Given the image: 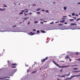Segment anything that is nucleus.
Wrapping results in <instances>:
<instances>
[{"instance_id": "obj_5", "label": "nucleus", "mask_w": 80, "mask_h": 80, "mask_svg": "<svg viewBox=\"0 0 80 80\" xmlns=\"http://www.w3.org/2000/svg\"><path fill=\"white\" fill-rule=\"evenodd\" d=\"M77 24H75V23H71L70 25L72 26V25H75L77 26Z\"/></svg>"}, {"instance_id": "obj_8", "label": "nucleus", "mask_w": 80, "mask_h": 80, "mask_svg": "<svg viewBox=\"0 0 80 80\" xmlns=\"http://www.w3.org/2000/svg\"><path fill=\"white\" fill-rule=\"evenodd\" d=\"M58 76L59 77H62V78H63V77H65V76H66V75H63L62 76Z\"/></svg>"}, {"instance_id": "obj_39", "label": "nucleus", "mask_w": 80, "mask_h": 80, "mask_svg": "<svg viewBox=\"0 0 80 80\" xmlns=\"http://www.w3.org/2000/svg\"><path fill=\"white\" fill-rule=\"evenodd\" d=\"M73 69V70H78V68H74Z\"/></svg>"}, {"instance_id": "obj_16", "label": "nucleus", "mask_w": 80, "mask_h": 80, "mask_svg": "<svg viewBox=\"0 0 80 80\" xmlns=\"http://www.w3.org/2000/svg\"><path fill=\"white\" fill-rule=\"evenodd\" d=\"M75 29H79V30H80V28H74V29H73V28H72V30H75Z\"/></svg>"}, {"instance_id": "obj_26", "label": "nucleus", "mask_w": 80, "mask_h": 80, "mask_svg": "<svg viewBox=\"0 0 80 80\" xmlns=\"http://www.w3.org/2000/svg\"><path fill=\"white\" fill-rule=\"evenodd\" d=\"M63 56V55H61L60 57V58H62V57Z\"/></svg>"}, {"instance_id": "obj_3", "label": "nucleus", "mask_w": 80, "mask_h": 80, "mask_svg": "<svg viewBox=\"0 0 80 80\" xmlns=\"http://www.w3.org/2000/svg\"><path fill=\"white\" fill-rule=\"evenodd\" d=\"M77 75H74V76H72L70 78H69V79L70 80H72V79L73 78H74V77H77Z\"/></svg>"}, {"instance_id": "obj_22", "label": "nucleus", "mask_w": 80, "mask_h": 80, "mask_svg": "<svg viewBox=\"0 0 80 80\" xmlns=\"http://www.w3.org/2000/svg\"><path fill=\"white\" fill-rule=\"evenodd\" d=\"M36 72H37V71H34L33 72H32L31 73L32 74V73H36Z\"/></svg>"}, {"instance_id": "obj_52", "label": "nucleus", "mask_w": 80, "mask_h": 80, "mask_svg": "<svg viewBox=\"0 0 80 80\" xmlns=\"http://www.w3.org/2000/svg\"><path fill=\"white\" fill-rule=\"evenodd\" d=\"M25 66L26 67H28V66H29V65L25 64Z\"/></svg>"}, {"instance_id": "obj_21", "label": "nucleus", "mask_w": 80, "mask_h": 80, "mask_svg": "<svg viewBox=\"0 0 80 80\" xmlns=\"http://www.w3.org/2000/svg\"><path fill=\"white\" fill-rule=\"evenodd\" d=\"M67 8V7H64V10H66Z\"/></svg>"}, {"instance_id": "obj_47", "label": "nucleus", "mask_w": 80, "mask_h": 80, "mask_svg": "<svg viewBox=\"0 0 80 80\" xmlns=\"http://www.w3.org/2000/svg\"><path fill=\"white\" fill-rule=\"evenodd\" d=\"M16 65V64H12V66H14V65Z\"/></svg>"}, {"instance_id": "obj_2", "label": "nucleus", "mask_w": 80, "mask_h": 80, "mask_svg": "<svg viewBox=\"0 0 80 80\" xmlns=\"http://www.w3.org/2000/svg\"><path fill=\"white\" fill-rule=\"evenodd\" d=\"M58 68H64L65 67H69V66H60L58 64Z\"/></svg>"}, {"instance_id": "obj_55", "label": "nucleus", "mask_w": 80, "mask_h": 80, "mask_svg": "<svg viewBox=\"0 0 80 80\" xmlns=\"http://www.w3.org/2000/svg\"><path fill=\"white\" fill-rule=\"evenodd\" d=\"M33 6H36V5H35V4H34L33 5H32Z\"/></svg>"}, {"instance_id": "obj_60", "label": "nucleus", "mask_w": 80, "mask_h": 80, "mask_svg": "<svg viewBox=\"0 0 80 80\" xmlns=\"http://www.w3.org/2000/svg\"><path fill=\"white\" fill-rule=\"evenodd\" d=\"M30 24V22H28V25H29Z\"/></svg>"}, {"instance_id": "obj_24", "label": "nucleus", "mask_w": 80, "mask_h": 80, "mask_svg": "<svg viewBox=\"0 0 80 80\" xmlns=\"http://www.w3.org/2000/svg\"><path fill=\"white\" fill-rule=\"evenodd\" d=\"M72 16H75V13H72Z\"/></svg>"}, {"instance_id": "obj_38", "label": "nucleus", "mask_w": 80, "mask_h": 80, "mask_svg": "<svg viewBox=\"0 0 80 80\" xmlns=\"http://www.w3.org/2000/svg\"><path fill=\"white\" fill-rule=\"evenodd\" d=\"M58 25L60 26H62V25H63V24H58Z\"/></svg>"}, {"instance_id": "obj_20", "label": "nucleus", "mask_w": 80, "mask_h": 80, "mask_svg": "<svg viewBox=\"0 0 80 80\" xmlns=\"http://www.w3.org/2000/svg\"><path fill=\"white\" fill-rule=\"evenodd\" d=\"M4 5L3 6V7H7V5L6 4H4Z\"/></svg>"}, {"instance_id": "obj_59", "label": "nucleus", "mask_w": 80, "mask_h": 80, "mask_svg": "<svg viewBox=\"0 0 80 80\" xmlns=\"http://www.w3.org/2000/svg\"><path fill=\"white\" fill-rule=\"evenodd\" d=\"M26 13H28V11H26Z\"/></svg>"}, {"instance_id": "obj_63", "label": "nucleus", "mask_w": 80, "mask_h": 80, "mask_svg": "<svg viewBox=\"0 0 80 80\" xmlns=\"http://www.w3.org/2000/svg\"><path fill=\"white\" fill-rule=\"evenodd\" d=\"M68 16H69V17H72V16L70 15H69Z\"/></svg>"}, {"instance_id": "obj_40", "label": "nucleus", "mask_w": 80, "mask_h": 80, "mask_svg": "<svg viewBox=\"0 0 80 80\" xmlns=\"http://www.w3.org/2000/svg\"><path fill=\"white\" fill-rule=\"evenodd\" d=\"M78 53H79L78 52H77L76 53V55H78Z\"/></svg>"}, {"instance_id": "obj_45", "label": "nucleus", "mask_w": 80, "mask_h": 80, "mask_svg": "<svg viewBox=\"0 0 80 80\" xmlns=\"http://www.w3.org/2000/svg\"><path fill=\"white\" fill-rule=\"evenodd\" d=\"M59 21H58V22H55V23H59Z\"/></svg>"}, {"instance_id": "obj_6", "label": "nucleus", "mask_w": 80, "mask_h": 80, "mask_svg": "<svg viewBox=\"0 0 80 80\" xmlns=\"http://www.w3.org/2000/svg\"><path fill=\"white\" fill-rule=\"evenodd\" d=\"M17 71V69H15L13 70V72H14V73H15V72H16Z\"/></svg>"}, {"instance_id": "obj_46", "label": "nucleus", "mask_w": 80, "mask_h": 80, "mask_svg": "<svg viewBox=\"0 0 80 80\" xmlns=\"http://www.w3.org/2000/svg\"><path fill=\"white\" fill-rule=\"evenodd\" d=\"M77 60H78V61L79 62H80V58L78 59Z\"/></svg>"}, {"instance_id": "obj_35", "label": "nucleus", "mask_w": 80, "mask_h": 80, "mask_svg": "<svg viewBox=\"0 0 80 80\" xmlns=\"http://www.w3.org/2000/svg\"><path fill=\"white\" fill-rule=\"evenodd\" d=\"M46 60H48V57H46L45 58Z\"/></svg>"}, {"instance_id": "obj_4", "label": "nucleus", "mask_w": 80, "mask_h": 80, "mask_svg": "<svg viewBox=\"0 0 80 80\" xmlns=\"http://www.w3.org/2000/svg\"><path fill=\"white\" fill-rule=\"evenodd\" d=\"M52 62L55 64L56 66H57V67L58 66V64H57V63L55 62L54 61H52Z\"/></svg>"}, {"instance_id": "obj_36", "label": "nucleus", "mask_w": 80, "mask_h": 80, "mask_svg": "<svg viewBox=\"0 0 80 80\" xmlns=\"http://www.w3.org/2000/svg\"><path fill=\"white\" fill-rule=\"evenodd\" d=\"M35 35V33H32L31 34V35Z\"/></svg>"}, {"instance_id": "obj_13", "label": "nucleus", "mask_w": 80, "mask_h": 80, "mask_svg": "<svg viewBox=\"0 0 80 80\" xmlns=\"http://www.w3.org/2000/svg\"><path fill=\"white\" fill-rule=\"evenodd\" d=\"M34 23H38V21H35L34 22Z\"/></svg>"}, {"instance_id": "obj_31", "label": "nucleus", "mask_w": 80, "mask_h": 80, "mask_svg": "<svg viewBox=\"0 0 80 80\" xmlns=\"http://www.w3.org/2000/svg\"><path fill=\"white\" fill-rule=\"evenodd\" d=\"M70 75V73H69V74H66L65 75H66V76H69V75Z\"/></svg>"}, {"instance_id": "obj_19", "label": "nucleus", "mask_w": 80, "mask_h": 80, "mask_svg": "<svg viewBox=\"0 0 80 80\" xmlns=\"http://www.w3.org/2000/svg\"><path fill=\"white\" fill-rule=\"evenodd\" d=\"M17 27V25H14V26H12V27L13 28H15V27Z\"/></svg>"}, {"instance_id": "obj_30", "label": "nucleus", "mask_w": 80, "mask_h": 80, "mask_svg": "<svg viewBox=\"0 0 80 80\" xmlns=\"http://www.w3.org/2000/svg\"><path fill=\"white\" fill-rule=\"evenodd\" d=\"M12 68H16V67H15V66H12Z\"/></svg>"}, {"instance_id": "obj_64", "label": "nucleus", "mask_w": 80, "mask_h": 80, "mask_svg": "<svg viewBox=\"0 0 80 80\" xmlns=\"http://www.w3.org/2000/svg\"><path fill=\"white\" fill-rule=\"evenodd\" d=\"M65 18H62V19H65Z\"/></svg>"}, {"instance_id": "obj_27", "label": "nucleus", "mask_w": 80, "mask_h": 80, "mask_svg": "<svg viewBox=\"0 0 80 80\" xmlns=\"http://www.w3.org/2000/svg\"><path fill=\"white\" fill-rule=\"evenodd\" d=\"M19 15H22L23 14V12H20L19 13Z\"/></svg>"}, {"instance_id": "obj_58", "label": "nucleus", "mask_w": 80, "mask_h": 80, "mask_svg": "<svg viewBox=\"0 0 80 80\" xmlns=\"http://www.w3.org/2000/svg\"><path fill=\"white\" fill-rule=\"evenodd\" d=\"M24 78H22V80H24Z\"/></svg>"}, {"instance_id": "obj_53", "label": "nucleus", "mask_w": 80, "mask_h": 80, "mask_svg": "<svg viewBox=\"0 0 80 80\" xmlns=\"http://www.w3.org/2000/svg\"><path fill=\"white\" fill-rule=\"evenodd\" d=\"M69 61L70 62H71V61H72V60L70 58H69Z\"/></svg>"}, {"instance_id": "obj_42", "label": "nucleus", "mask_w": 80, "mask_h": 80, "mask_svg": "<svg viewBox=\"0 0 80 80\" xmlns=\"http://www.w3.org/2000/svg\"><path fill=\"white\" fill-rule=\"evenodd\" d=\"M4 78H10V77H5Z\"/></svg>"}, {"instance_id": "obj_57", "label": "nucleus", "mask_w": 80, "mask_h": 80, "mask_svg": "<svg viewBox=\"0 0 80 80\" xmlns=\"http://www.w3.org/2000/svg\"><path fill=\"white\" fill-rule=\"evenodd\" d=\"M63 17H67V16H63Z\"/></svg>"}, {"instance_id": "obj_37", "label": "nucleus", "mask_w": 80, "mask_h": 80, "mask_svg": "<svg viewBox=\"0 0 80 80\" xmlns=\"http://www.w3.org/2000/svg\"><path fill=\"white\" fill-rule=\"evenodd\" d=\"M70 80V78H67L66 79H64V80Z\"/></svg>"}, {"instance_id": "obj_49", "label": "nucleus", "mask_w": 80, "mask_h": 80, "mask_svg": "<svg viewBox=\"0 0 80 80\" xmlns=\"http://www.w3.org/2000/svg\"><path fill=\"white\" fill-rule=\"evenodd\" d=\"M41 23H42V24H43V22H40Z\"/></svg>"}, {"instance_id": "obj_61", "label": "nucleus", "mask_w": 80, "mask_h": 80, "mask_svg": "<svg viewBox=\"0 0 80 80\" xmlns=\"http://www.w3.org/2000/svg\"><path fill=\"white\" fill-rule=\"evenodd\" d=\"M78 5H80V2H79L78 3Z\"/></svg>"}, {"instance_id": "obj_34", "label": "nucleus", "mask_w": 80, "mask_h": 80, "mask_svg": "<svg viewBox=\"0 0 80 80\" xmlns=\"http://www.w3.org/2000/svg\"><path fill=\"white\" fill-rule=\"evenodd\" d=\"M24 15H25V16H26V15H28V14H26V13H25V12H24Z\"/></svg>"}, {"instance_id": "obj_1", "label": "nucleus", "mask_w": 80, "mask_h": 80, "mask_svg": "<svg viewBox=\"0 0 80 80\" xmlns=\"http://www.w3.org/2000/svg\"><path fill=\"white\" fill-rule=\"evenodd\" d=\"M10 32V31H8L7 30V29H5L2 27H1V26H0V32Z\"/></svg>"}, {"instance_id": "obj_28", "label": "nucleus", "mask_w": 80, "mask_h": 80, "mask_svg": "<svg viewBox=\"0 0 80 80\" xmlns=\"http://www.w3.org/2000/svg\"><path fill=\"white\" fill-rule=\"evenodd\" d=\"M25 10H22V11H21V12H25Z\"/></svg>"}, {"instance_id": "obj_50", "label": "nucleus", "mask_w": 80, "mask_h": 80, "mask_svg": "<svg viewBox=\"0 0 80 80\" xmlns=\"http://www.w3.org/2000/svg\"><path fill=\"white\" fill-rule=\"evenodd\" d=\"M64 24H65V25H67V22H64Z\"/></svg>"}, {"instance_id": "obj_10", "label": "nucleus", "mask_w": 80, "mask_h": 80, "mask_svg": "<svg viewBox=\"0 0 80 80\" xmlns=\"http://www.w3.org/2000/svg\"><path fill=\"white\" fill-rule=\"evenodd\" d=\"M23 18V19H24V20H27L28 19V18Z\"/></svg>"}, {"instance_id": "obj_29", "label": "nucleus", "mask_w": 80, "mask_h": 80, "mask_svg": "<svg viewBox=\"0 0 80 80\" xmlns=\"http://www.w3.org/2000/svg\"><path fill=\"white\" fill-rule=\"evenodd\" d=\"M37 14H38V15H39V14H40V12H37Z\"/></svg>"}, {"instance_id": "obj_15", "label": "nucleus", "mask_w": 80, "mask_h": 80, "mask_svg": "<svg viewBox=\"0 0 80 80\" xmlns=\"http://www.w3.org/2000/svg\"><path fill=\"white\" fill-rule=\"evenodd\" d=\"M73 20H74V19H69V21H70V22H72V21H73Z\"/></svg>"}, {"instance_id": "obj_48", "label": "nucleus", "mask_w": 80, "mask_h": 80, "mask_svg": "<svg viewBox=\"0 0 80 80\" xmlns=\"http://www.w3.org/2000/svg\"><path fill=\"white\" fill-rule=\"evenodd\" d=\"M29 14L30 15H32V12H29Z\"/></svg>"}, {"instance_id": "obj_51", "label": "nucleus", "mask_w": 80, "mask_h": 80, "mask_svg": "<svg viewBox=\"0 0 80 80\" xmlns=\"http://www.w3.org/2000/svg\"><path fill=\"white\" fill-rule=\"evenodd\" d=\"M37 31V30H36V29H33V31Z\"/></svg>"}, {"instance_id": "obj_25", "label": "nucleus", "mask_w": 80, "mask_h": 80, "mask_svg": "<svg viewBox=\"0 0 80 80\" xmlns=\"http://www.w3.org/2000/svg\"><path fill=\"white\" fill-rule=\"evenodd\" d=\"M78 20H80V18H78L76 20V21H78Z\"/></svg>"}, {"instance_id": "obj_44", "label": "nucleus", "mask_w": 80, "mask_h": 80, "mask_svg": "<svg viewBox=\"0 0 80 80\" xmlns=\"http://www.w3.org/2000/svg\"><path fill=\"white\" fill-rule=\"evenodd\" d=\"M40 32V31L38 30L37 31V33H39Z\"/></svg>"}, {"instance_id": "obj_18", "label": "nucleus", "mask_w": 80, "mask_h": 80, "mask_svg": "<svg viewBox=\"0 0 80 80\" xmlns=\"http://www.w3.org/2000/svg\"><path fill=\"white\" fill-rule=\"evenodd\" d=\"M40 8H38L37 10H36V11H39L40 10H41Z\"/></svg>"}, {"instance_id": "obj_41", "label": "nucleus", "mask_w": 80, "mask_h": 80, "mask_svg": "<svg viewBox=\"0 0 80 80\" xmlns=\"http://www.w3.org/2000/svg\"><path fill=\"white\" fill-rule=\"evenodd\" d=\"M63 70V68H62L61 70L60 69V72H62V71Z\"/></svg>"}, {"instance_id": "obj_56", "label": "nucleus", "mask_w": 80, "mask_h": 80, "mask_svg": "<svg viewBox=\"0 0 80 80\" xmlns=\"http://www.w3.org/2000/svg\"><path fill=\"white\" fill-rule=\"evenodd\" d=\"M42 12H45V10L44 9L42 10Z\"/></svg>"}, {"instance_id": "obj_17", "label": "nucleus", "mask_w": 80, "mask_h": 80, "mask_svg": "<svg viewBox=\"0 0 80 80\" xmlns=\"http://www.w3.org/2000/svg\"><path fill=\"white\" fill-rule=\"evenodd\" d=\"M80 71H74V72H76V73H78V72H80Z\"/></svg>"}, {"instance_id": "obj_54", "label": "nucleus", "mask_w": 80, "mask_h": 80, "mask_svg": "<svg viewBox=\"0 0 80 80\" xmlns=\"http://www.w3.org/2000/svg\"><path fill=\"white\" fill-rule=\"evenodd\" d=\"M29 71V69H28L27 70V72H28Z\"/></svg>"}, {"instance_id": "obj_9", "label": "nucleus", "mask_w": 80, "mask_h": 80, "mask_svg": "<svg viewBox=\"0 0 80 80\" xmlns=\"http://www.w3.org/2000/svg\"><path fill=\"white\" fill-rule=\"evenodd\" d=\"M65 22V20H63L62 21H60V22L61 23H63L64 22Z\"/></svg>"}, {"instance_id": "obj_43", "label": "nucleus", "mask_w": 80, "mask_h": 80, "mask_svg": "<svg viewBox=\"0 0 80 80\" xmlns=\"http://www.w3.org/2000/svg\"><path fill=\"white\" fill-rule=\"evenodd\" d=\"M75 16H76V17H78V14H75Z\"/></svg>"}, {"instance_id": "obj_23", "label": "nucleus", "mask_w": 80, "mask_h": 80, "mask_svg": "<svg viewBox=\"0 0 80 80\" xmlns=\"http://www.w3.org/2000/svg\"><path fill=\"white\" fill-rule=\"evenodd\" d=\"M50 25H52V24H53V21H52V22L50 23Z\"/></svg>"}, {"instance_id": "obj_11", "label": "nucleus", "mask_w": 80, "mask_h": 80, "mask_svg": "<svg viewBox=\"0 0 80 80\" xmlns=\"http://www.w3.org/2000/svg\"><path fill=\"white\" fill-rule=\"evenodd\" d=\"M65 58L66 59L67 58H69V56H68V55H67L66 57H65Z\"/></svg>"}, {"instance_id": "obj_62", "label": "nucleus", "mask_w": 80, "mask_h": 80, "mask_svg": "<svg viewBox=\"0 0 80 80\" xmlns=\"http://www.w3.org/2000/svg\"><path fill=\"white\" fill-rule=\"evenodd\" d=\"M43 22H47V21H43Z\"/></svg>"}, {"instance_id": "obj_14", "label": "nucleus", "mask_w": 80, "mask_h": 80, "mask_svg": "<svg viewBox=\"0 0 80 80\" xmlns=\"http://www.w3.org/2000/svg\"><path fill=\"white\" fill-rule=\"evenodd\" d=\"M46 60L45 59H42L41 60V62H45V61Z\"/></svg>"}, {"instance_id": "obj_12", "label": "nucleus", "mask_w": 80, "mask_h": 80, "mask_svg": "<svg viewBox=\"0 0 80 80\" xmlns=\"http://www.w3.org/2000/svg\"><path fill=\"white\" fill-rule=\"evenodd\" d=\"M41 32H42V33H46V32L44 31H43V30H41Z\"/></svg>"}, {"instance_id": "obj_32", "label": "nucleus", "mask_w": 80, "mask_h": 80, "mask_svg": "<svg viewBox=\"0 0 80 80\" xmlns=\"http://www.w3.org/2000/svg\"><path fill=\"white\" fill-rule=\"evenodd\" d=\"M32 32H31L29 33H28V35H30V34H32Z\"/></svg>"}, {"instance_id": "obj_7", "label": "nucleus", "mask_w": 80, "mask_h": 80, "mask_svg": "<svg viewBox=\"0 0 80 80\" xmlns=\"http://www.w3.org/2000/svg\"><path fill=\"white\" fill-rule=\"evenodd\" d=\"M6 9L5 8H4V9H2L1 8H0V11H3L4 10H5V9Z\"/></svg>"}, {"instance_id": "obj_33", "label": "nucleus", "mask_w": 80, "mask_h": 80, "mask_svg": "<svg viewBox=\"0 0 80 80\" xmlns=\"http://www.w3.org/2000/svg\"><path fill=\"white\" fill-rule=\"evenodd\" d=\"M45 12L47 13H49V11H48V10H46Z\"/></svg>"}]
</instances>
